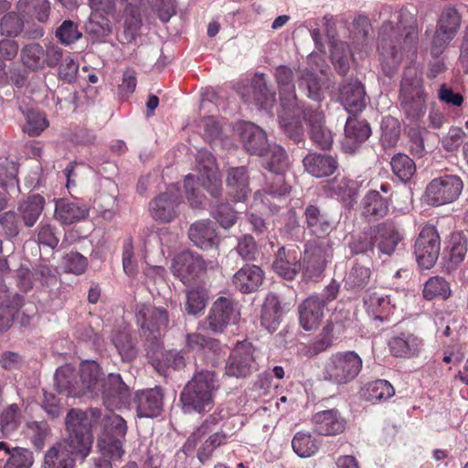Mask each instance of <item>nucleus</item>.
Returning a JSON list of instances; mask_svg holds the SVG:
<instances>
[{
    "instance_id": "052dcab7",
    "label": "nucleus",
    "mask_w": 468,
    "mask_h": 468,
    "mask_svg": "<svg viewBox=\"0 0 468 468\" xmlns=\"http://www.w3.org/2000/svg\"><path fill=\"white\" fill-rule=\"evenodd\" d=\"M451 289L448 282L439 276L431 277L425 283L423 297L427 300L434 298L448 299L451 296Z\"/></svg>"
},
{
    "instance_id": "f03ea898",
    "label": "nucleus",
    "mask_w": 468,
    "mask_h": 468,
    "mask_svg": "<svg viewBox=\"0 0 468 468\" xmlns=\"http://www.w3.org/2000/svg\"><path fill=\"white\" fill-rule=\"evenodd\" d=\"M103 373L99 364L93 360H86L76 371L71 366L58 367L54 375V385L57 391L68 397H94L100 392Z\"/></svg>"
},
{
    "instance_id": "4468645a",
    "label": "nucleus",
    "mask_w": 468,
    "mask_h": 468,
    "mask_svg": "<svg viewBox=\"0 0 468 468\" xmlns=\"http://www.w3.org/2000/svg\"><path fill=\"white\" fill-rule=\"evenodd\" d=\"M89 453L59 440L45 453L43 468H76L77 460H85Z\"/></svg>"
},
{
    "instance_id": "4d7b16f0",
    "label": "nucleus",
    "mask_w": 468,
    "mask_h": 468,
    "mask_svg": "<svg viewBox=\"0 0 468 468\" xmlns=\"http://www.w3.org/2000/svg\"><path fill=\"white\" fill-rule=\"evenodd\" d=\"M395 394L394 388L384 379H378L366 385L363 396L367 401L386 400Z\"/></svg>"
},
{
    "instance_id": "338daca9",
    "label": "nucleus",
    "mask_w": 468,
    "mask_h": 468,
    "mask_svg": "<svg viewBox=\"0 0 468 468\" xmlns=\"http://www.w3.org/2000/svg\"><path fill=\"white\" fill-rule=\"evenodd\" d=\"M381 141L387 147L394 146L400 136V124L398 119L392 116L383 118L381 122Z\"/></svg>"
},
{
    "instance_id": "5fc2aeb1",
    "label": "nucleus",
    "mask_w": 468,
    "mask_h": 468,
    "mask_svg": "<svg viewBox=\"0 0 468 468\" xmlns=\"http://www.w3.org/2000/svg\"><path fill=\"white\" fill-rule=\"evenodd\" d=\"M21 423V410L16 404H10L4 409L0 416V430L4 436H12Z\"/></svg>"
},
{
    "instance_id": "8fccbe9b",
    "label": "nucleus",
    "mask_w": 468,
    "mask_h": 468,
    "mask_svg": "<svg viewBox=\"0 0 468 468\" xmlns=\"http://www.w3.org/2000/svg\"><path fill=\"white\" fill-rule=\"evenodd\" d=\"M163 346L153 356V353L147 354L154 358L160 367L181 370L186 366V353L184 350H167L162 352Z\"/></svg>"
},
{
    "instance_id": "e2e57ef3",
    "label": "nucleus",
    "mask_w": 468,
    "mask_h": 468,
    "mask_svg": "<svg viewBox=\"0 0 468 468\" xmlns=\"http://www.w3.org/2000/svg\"><path fill=\"white\" fill-rule=\"evenodd\" d=\"M112 342L123 361H132L137 351L131 335L126 331H118L112 336Z\"/></svg>"
},
{
    "instance_id": "2eb2a0df",
    "label": "nucleus",
    "mask_w": 468,
    "mask_h": 468,
    "mask_svg": "<svg viewBox=\"0 0 468 468\" xmlns=\"http://www.w3.org/2000/svg\"><path fill=\"white\" fill-rule=\"evenodd\" d=\"M207 269L202 256L192 250H184L177 254L172 263V272L184 284H189Z\"/></svg>"
},
{
    "instance_id": "864d4df0",
    "label": "nucleus",
    "mask_w": 468,
    "mask_h": 468,
    "mask_svg": "<svg viewBox=\"0 0 468 468\" xmlns=\"http://www.w3.org/2000/svg\"><path fill=\"white\" fill-rule=\"evenodd\" d=\"M299 89L305 91L306 96L315 102L324 100V92L317 76L308 69L301 71L298 79Z\"/></svg>"
},
{
    "instance_id": "f3484780",
    "label": "nucleus",
    "mask_w": 468,
    "mask_h": 468,
    "mask_svg": "<svg viewBox=\"0 0 468 468\" xmlns=\"http://www.w3.org/2000/svg\"><path fill=\"white\" fill-rule=\"evenodd\" d=\"M240 96L246 103L265 110L271 109L276 101V93L271 86L268 85L264 74H256L250 85L241 90Z\"/></svg>"
},
{
    "instance_id": "412c9836",
    "label": "nucleus",
    "mask_w": 468,
    "mask_h": 468,
    "mask_svg": "<svg viewBox=\"0 0 468 468\" xmlns=\"http://www.w3.org/2000/svg\"><path fill=\"white\" fill-rule=\"evenodd\" d=\"M304 107L302 103L280 106L278 112L279 123L284 133L294 143L303 141L304 129L301 116H303Z\"/></svg>"
},
{
    "instance_id": "393cba45",
    "label": "nucleus",
    "mask_w": 468,
    "mask_h": 468,
    "mask_svg": "<svg viewBox=\"0 0 468 468\" xmlns=\"http://www.w3.org/2000/svg\"><path fill=\"white\" fill-rule=\"evenodd\" d=\"M339 101L345 110L356 115L367 105L365 87L358 80H346L339 87Z\"/></svg>"
},
{
    "instance_id": "b1692460",
    "label": "nucleus",
    "mask_w": 468,
    "mask_h": 468,
    "mask_svg": "<svg viewBox=\"0 0 468 468\" xmlns=\"http://www.w3.org/2000/svg\"><path fill=\"white\" fill-rule=\"evenodd\" d=\"M302 252L296 246L281 247L275 254L272 263L274 271L286 280H293L303 266L301 262Z\"/></svg>"
},
{
    "instance_id": "de8ad7c7",
    "label": "nucleus",
    "mask_w": 468,
    "mask_h": 468,
    "mask_svg": "<svg viewBox=\"0 0 468 468\" xmlns=\"http://www.w3.org/2000/svg\"><path fill=\"white\" fill-rule=\"evenodd\" d=\"M85 31L93 41H101L112 31V25L107 16L99 13H90L85 24Z\"/></svg>"
},
{
    "instance_id": "6e6d98bb",
    "label": "nucleus",
    "mask_w": 468,
    "mask_h": 468,
    "mask_svg": "<svg viewBox=\"0 0 468 468\" xmlns=\"http://www.w3.org/2000/svg\"><path fill=\"white\" fill-rule=\"evenodd\" d=\"M19 110L26 118V123L23 127V131L28 135L37 136L48 126L46 115L40 111L35 109L24 111L21 106L19 107Z\"/></svg>"
},
{
    "instance_id": "bb28decb",
    "label": "nucleus",
    "mask_w": 468,
    "mask_h": 468,
    "mask_svg": "<svg viewBox=\"0 0 468 468\" xmlns=\"http://www.w3.org/2000/svg\"><path fill=\"white\" fill-rule=\"evenodd\" d=\"M325 300L319 295H311L298 307L301 326L305 331L315 330L321 324L325 309Z\"/></svg>"
},
{
    "instance_id": "58836bf2",
    "label": "nucleus",
    "mask_w": 468,
    "mask_h": 468,
    "mask_svg": "<svg viewBox=\"0 0 468 468\" xmlns=\"http://www.w3.org/2000/svg\"><path fill=\"white\" fill-rule=\"evenodd\" d=\"M55 218L62 225H71L89 216V209L85 205L61 198L57 200L55 207Z\"/></svg>"
},
{
    "instance_id": "c756f323",
    "label": "nucleus",
    "mask_w": 468,
    "mask_h": 468,
    "mask_svg": "<svg viewBox=\"0 0 468 468\" xmlns=\"http://www.w3.org/2000/svg\"><path fill=\"white\" fill-rule=\"evenodd\" d=\"M363 302L367 314L374 320L381 322L388 319L389 314L396 306V303L390 295L372 290L366 292Z\"/></svg>"
},
{
    "instance_id": "a19ab883",
    "label": "nucleus",
    "mask_w": 468,
    "mask_h": 468,
    "mask_svg": "<svg viewBox=\"0 0 468 468\" xmlns=\"http://www.w3.org/2000/svg\"><path fill=\"white\" fill-rule=\"evenodd\" d=\"M283 310L277 294L270 292L267 294L261 307V323L269 332L277 329L281 323Z\"/></svg>"
},
{
    "instance_id": "2f4dec72",
    "label": "nucleus",
    "mask_w": 468,
    "mask_h": 468,
    "mask_svg": "<svg viewBox=\"0 0 468 468\" xmlns=\"http://www.w3.org/2000/svg\"><path fill=\"white\" fill-rule=\"evenodd\" d=\"M274 78L280 94V106L301 103L295 92L293 70L285 65L275 69Z\"/></svg>"
},
{
    "instance_id": "aec40b11",
    "label": "nucleus",
    "mask_w": 468,
    "mask_h": 468,
    "mask_svg": "<svg viewBox=\"0 0 468 468\" xmlns=\"http://www.w3.org/2000/svg\"><path fill=\"white\" fill-rule=\"evenodd\" d=\"M303 119L310 128L312 141L321 149H329L333 144V135L324 125V113L320 105L306 107Z\"/></svg>"
},
{
    "instance_id": "ea45409f",
    "label": "nucleus",
    "mask_w": 468,
    "mask_h": 468,
    "mask_svg": "<svg viewBox=\"0 0 468 468\" xmlns=\"http://www.w3.org/2000/svg\"><path fill=\"white\" fill-rule=\"evenodd\" d=\"M389 197H383L377 190H369L362 199L363 215L369 219H378L388 215Z\"/></svg>"
},
{
    "instance_id": "603ef678",
    "label": "nucleus",
    "mask_w": 468,
    "mask_h": 468,
    "mask_svg": "<svg viewBox=\"0 0 468 468\" xmlns=\"http://www.w3.org/2000/svg\"><path fill=\"white\" fill-rule=\"evenodd\" d=\"M448 257L452 265H459L465 258L468 251V239L462 232L451 234L447 248Z\"/></svg>"
},
{
    "instance_id": "9d476101",
    "label": "nucleus",
    "mask_w": 468,
    "mask_h": 468,
    "mask_svg": "<svg viewBox=\"0 0 468 468\" xmlns=\"http://www.w3.org/2000/svg\"><path fill=\"white\" fill-rule=\"evenodd\" d=\"M463 187L462 179L455 175H446L434 178L426 187V201L429 205L434 207L452 203L458 198Z\"/></svg>"
},
{
    "instance_id": "c85d7f7f",
    "label": "nucleus",
    "mask_w": 468,
    "mask_h": 468,
    "mask_svg": "<svg viewBox=\"0 0 468 468\" xmlns=\"http://www.w3.org/2000/svg\"><path fill=\"white\" fill-rule=\"evenodd\" d=\"M163 399L164 394L159 387L138 391L133 400L137 416L140 418L158 416L163 410Z\"/></svg>"
},
{
    "instance_id": "4c0bfd02",
    "label": "nucleus",
    "mask_w": 468,
    "mask_h": 468,
    "mask_svg": "<svg viewBox=\"0 0 468 468\" xmlns=\"http://www.w3.org/2000/svg\"><path fill=\"white\" fill-rule=\"evenodd\" d=\"M33 453L20 447L10 448L5 441H0V464L2 468H30L33 464Z\"/></svg>"
},
{
    "instance_id": "72a5a7b5",
    "label": "nucleus",
    "mask_w": 468,
    "mask_h": 468,
    "mask_svg": "<svg viewBox=\"0 0 468 468\" xmlns=\"http://www.w3.org/2000/svg\"><path fill=\"white\" fill-rule=\"evenodd\" d=\"M263 279L264 272L261 267L247 264L233 275L232 283L240 292L251 293L260 288Z\"/></svg>"
},
{
    "instance_id": "f257e3e1",
    "label": "nucleus",
    "mask_w": 468,
    "mask_h": 468,
    "mask_svg": "<svg viewBox=\"0 0 468 468\" xmlns=\"http://www.w3.org/2000/svg\"><path fill=\"white\" fill-rule=\"evenodd\" d=\"M418 30L414 16L407 9L391 14L378 33V50L383 72L392 77L399 66L404 52L416 48Z\"/></svg>"
},
{
    "instance_id": "20e7f679",
    "label": "nucleus",
    "mask_w": 468,
    "mask_h": 468,
    "mask_svg": "<svg viewBox=\"0 0 468 468\" xmlns=\"http://www.w3.org/2000/svg\"><path fill=\"white\" fill-rule=\"evenodd\" d=\"M399 109L410 123H417L426 113L427 94L421 73L415 67H408L400 82Z\"/></svg>"
},
{
    "instance_id": "1a4fd4ad",
    "label": "nucleus",
    "mask_w": 468,
    "mask_h": 468,
    "mask_svg": "<svg viewBox=\"0 0 468 468\" xmlns=\"http://www.w3.org/2000/svg\"><path fill=\"white\" fill-rule=\"evenodd\" d=\"M240 319L238 303L231 298L220 296L211 305L204 321V329L218 335Z\"/></svg>"
},
{
    "instance_id": "69168bd1",
    "label": "nucleus",
    "mask_w": 468,
    "mask_h": 468,
    "mask_svg": "<svg viewBox=\"0 0 468 468\" xmlns=\"http://www.w3.org/2000/svg\"><path fill=\"white\" fill-rule=\"evenodd\" d=\"M291 186L285 182L282 174H273L270 178H267L265 186L262 191L266 196L267 201L268 196L272 198H282L290 193Z\"/></svg>"
},
{
    "instance_id": "49530a36",
    "label": "nucleus",
    "mask_w": 468,
    "mask_h": 468,
    "mask_svg": "<svg viewBox=\"0 0 468 468\" xmlns=\"http://www.w3.org/2000/svg\"><path fill=\"white\" fill-rule=\"evenodd\" d=\"M371 275L369 267L355 262L345 278V287L352 291L362 290L369 283Z\"/></svg>"
},
{
    "instance_id": "9b49d317",
    "label": "nucleus",
    "mask_w": 468,
    "mask_h": 468,
    "mask_svg": "<svg viewBox=\"0 0 468 468\" xmlns=\"http://www.w3.org/2000/svg\"><path fill=\"white\" fill-rule=\"evenodd\" d=\"M332 256L333 250L329 239H318L309 240L305 244L303 262L304 275L309 279L319 278Z\"/></svg>"
},
{
    "instance_id": "39448f33",
    "label": "nucleus",
    "mask_w": 468,
    "mask_h": 468,
    "mask_svg": "<svg viewBox=\"0 0 468 468\" xmlns=\"http://www.w3.org/2000/svg\"><path fill=\"white\" fill-rule=\"evenodd\" d=\"M216 389L215 373L211 370L197 372L184 387L180 402L185 413H204L214 406L213 393Z\"/></svg>"
},
{
    "instance_id": "c9c22d12",
    "label": "nucleus",
    "mask_w": 468,
    "mask_h": 468,
    "mask_svg": "<svg viewBox=\"0 0 468 468\" xmlns=\"http://www.w3.org/2000/svg\"><path fill=\"white\" fill-rule=\"evenodd\" d=\"M229 194L237 202L244 201L250 193V176L246 166L231 167L227 174Z\"/></svg>"
},
{
    "instance_id": "13d9d810",
    "label": "nucleus",
    "mask_w": 468,
    "mask_h": 468,
    "mask_svg": "<svg viewBox=\"0 0 468 468\" xmlns=\"http://www.w3.org/2000/svg\"><path fill=\"white\" fill-rule=\"evenodd\" d=\"M393 174L402 182H408L416 172L414 161L407 154H397L390 161Z\"/></svg>"
},
{
    "instance_id": "a878e982",
    "label": "nucleus",
    "mask_w": 468,
    "mask_h": 468,
    "mask_svg": "<svg viewBox=\"0 0 468 468\" xmlns=\"http://www.w3.org/2000/svg\"><path fill=\"white\" fill-rule=\"evenodd\" d=\"M370 135L371 127L366 120L349 116L346 122L342 148L346 153L353 154Z\"/></svg>"
},
{
    "instance_id": "7ed1b4c3",
    "label": "nucleus",
    "mask_w": 468,
    "mask_h": 468,
    "mask_svg": "<svg viewBox=\"0 0 468 468\" xmlns=\"http://www.w3.org/2000/svg\"><path fill=\"white\" fill-rule=\"evenodd\" d=\"M101 415L98 408L70 409L65 418L66 435L61 440L90 454L94 440L92 431L101 423Z\"/></svg>"
},
{
    "instance_id": "cd10ccee",
    "label": "nucleus",
    "mask_w": 468,
    "mask_h": 468,
    "mask_svg": "<svg viewBox=\"0 0 468 468\" xmlns=\"http://www.w3.org/2000/svg\"><path fill=\"white\" fill-rule=\"evenodd\" d=\"M188 238L195 246L202 250L216 249L219 244L215 223L209 219L192 223L188 229Z\"/></svg>"
},
{
    "instance_id": "423d86ee",
    "label": "nucleus",
    "mask_w": 468,
    "mask_h": 468,
    "mask_svg": "<svg viewBox=\"0 0 468 468\" xmlns=\"http://www.w3.org/2000/svg\"><path fill=\"white\" fill-rule=\"evenodd\" d=\"M136 323L145 339L147 354L153 356L162 347V335L166 331L169 314L165 307L139 303L135 308Z\"/></svg>"
},
{
    "instance_id": "6ab92c4d",
    "label": "nucleus",
    "mask_w": 468,
    "mask_h": 468,
    "mask_svg": "<svg viewBox=\"0 0 468 468\" xmlns=\"http://www.w3.org/2000/svg\"><path fill=\"white\" fill-rule=\"evenodd\" d=\"M374 246H377L378 257H390L403 239L399 227L391 220L378 224L374 229Z\"/></svg>"
},
{
    "instance_id": "37998d69",
    "label": "nucleus",
    "mask_w": 468,
    "mask_h": 468,
    "mask_svg": "<svg viewBox=\"0 0 468 468\" xmlns=\"http://www.w3.org/2000/svg\"><path fill=\"white\" fill-rule=\"evenodd\" d=\"M45 204V198L39 194L30 195L19 203L17 211L26 227L32 228L37 223L44 210Z\"/></svg>"
},
{
    "instance_id": "79ce46f5",
    "label": "nucleus",
    "mask_w": 468,
    "mask_h": 468,
    "mask_svg": "<svg viewBox=\"0 0 468 468\" xmlns=\"http://www.w3.org/2000/svg\"><path fill=\"white\" fill-rule=\"evenodd\" d=\"M305 170L315 177L329 176L337 168V162L329 155L321 154H309L303 160Z\"/></svg>"
},
{
    "instance_id": "774afa93",
    "label": "nucleus",
    "mask_w": 468,
    "mask_h": 468,
    "mask_svg": "<svg viewBox=\"0 0 468 468\" xmlns=\"http://www.w3.org/2000/svg\"><path fill=\"white\" fill-rule=\"evenodd\" d=\"M55 37L62 45L69 46L80 39L82 33L75 22L67 19L56 29Z\"/></svg>"
},
{
    "instance_id": "0eeeda50",
    "label": "nucleus",
    "mask_w": 468,
    "mask_h": 468,
    "mask_svg": "<svg viewBox=\"0 0 468 468\" xmlns=\"http://www.w3.org/2000/svg\"><path fill=\"white\" fill-rule=\"evenodd\" d=\"M362 368V359L354 351L338 352L332 355L324 365V380L344 385L354 380Z\"/></svg>"
},
{
    "instance_id": "4be33fe9",
    "label": "nucleus",
    "mask_w": 468,
    "mask_h": 468,
    "mask_svg": "<svg viewBox=\"0 0 468 468\" xmlns=\"http://www.w3.org/2000/svg\"><path fill=\"white\" fill-rule=\"evenodd\" d=\"M303 220L308 231L318 239H326L335 228V220L322 207L308 204L303 210Z\"/></svg>"
},
{
    "instance_id": "680f3d73",
    "label": "nucleus",
    "mask_w": 468,
    "mask_h": 468,
    "mask_svg": "<svg viewBox=\"0 0 468 468\" xmlns=\"http://www.w3.org/2000/svg\"><path fill=\"white\" fill-rule=\"evenodd\" d=\"M292 446L294 452L301 458H307L314 455L319 449L317 441L310 434L297 432L292 441Z\"/></svg>"
},
{
    "instance_id": "f8f14e48",
    "label": "nucleus",
    "mask_w": 468,
    "mask_h": 468,
    "mask_svg": "<svg viewBox=\"0 0 468 468\" xmlns=\"http://www.w3.org/2000/svg\"><path fill=\"white\" fill-rule=\"evenodd\" d=\"M441 251V239L434 226L426 225L420 230L414 245V254L419 265L431 269L436 263Z\"/></svg>"
},
{
    "instance_id": "473e14b6",
    "label": "nucleus",
    "mask_w": 468,
    "mask_h": 468,
    "mask_svg": "<svg viewBox=\"0 0 468 468\" xmlns=\"http://www.w3.org/2000/svg\"><path fill=\"white\" fill-rule=\"evenodd\" d=\"M186 346L188 350L210 360H214L221 353V344L218 339L197 332L186 335Z\"/></svg>"
},
{
    "instance_id": "7c9ffc66",
    "label": "nucleus",
    "mask_w": 468,
    "mask_h": 468,
    "mask_svg": "<svg viewBox=\"0 0 468 468\" xmlns=\"http://www.w3.org/2000/svg\"><path fill=\"white\" fill-rule=\"evenodd\" d=\"M314 429L322 436H335L346 429V421L336 410H326L315 413L312 419Z\"/></svg>"
},
{
    "instance_id": "dca6fc26",
    "label": "nucleus",
    "mask_w": 468,
    "mask_h": 468,
    "mask_svg": "<svg viewBox=\"0 0 468 468\" xmlns=\"http://www.w3.org/2000/svg\"><path fill=\"white\" fill-rule=\"evenodd\" d=\"M180 204L179 191L176 188H169L150 201L149 212L155 221L170 223L178 217Z\"/></svg>"
},
{
    "instance_id": "3c124183",
    "label": "nucleus",
    "mask_w": 468,
    "mask_h": 468,
    "mask_svg": "<svg viewBox=\"0 0 468 468\" xmlns=\"http://www.w3.org/2000/svg\"><path fill=\"white\" fill-rule=\"evenodd\" d=\"M20 59L23 65L31 71L42 69L44 68V48L38 43L27 44L20 51Z\"/></svg>"
},
{
    "instance_id": "a211bd4d",
    "label": "nucleus",
    "mask_w": 468,
    "mask_h": 468,
    "mask_svg": "<svg viewBox=\"0 0 468 468\" xmlns=\"http://www.w3.org/2000/svg\"><path fill=\"white\" fill-rule=\"evenodd\" d=\"M235 132L247 153L258 156L264 154L269 142L263 129L250 122H239L236 123Z\"/></svg>"
},
{
    "instance_id": "09e8293b",
    "label": "nucleus",
    "mask_w": 468,
    "mask_h": 468,
    "mask_svg": "<svg viewBox=\"0 0 468 468\" xmlns=\"http://www.w3.org/2000/svg\"><path fill=\"white\" fill-rule=\"evenodd\" d=\"M352 53L349 46L342 41L334 40L331 45V59L335 69L341 76H346L350 68Z\"/></svg>"
},
{
    "instance_id": "f704fd0d",
    "label": "nucleus",
    "mask_w": 468,
    "mask_h": 468,
    "mask_svg": "<svg viewBox=\"0 0 468 468\" xmlns=\"http://www.w3.org/2000/svg\"><path fill=\"white\" fill-rule=\"evenodd\" d=\"M422 340L410 333H401L388 341L390 353L396 357L410 358L420 352Z\"/></svg>"
},
{
    "instance_id": "ddd939ff",
    "label": "nucleus",
    "mask_w": 468,
    "mask_h": 468,
    "mask_svg": "<svg viewBox=\"0 0 468 468\" xmlns=\"http://www.w3.org/2000/svg\"><path fill=\"white\" fill-rule=\"evenodd\" d=\"M460 24L461 16L455 8L448 7L441 12L431 48L433 57L438 58L442 54L454 38Z\"/></svg>"
},
{
    "instance_id": "c03bdc74",
    "label": "nucleus",
    "mask_w": 468,
    "mask_h": 468,
    "mask_svg": "<svg viewBox=\"0 0 468 468\" xmlns=\"http://www.w3.org/2000/svg\"><path fill=\"white\" fill-rule=\"evenodd\" d=\"M262 157V166L271 174H282L289 166V158L285 150L276 144H270L264 152Z\"/></svg>"
},
{
    "instance_id": "e433bc0d",
    "label": "nucleus",
    "mask_w": 468,
    "mask_h": 468,
    "mask_svg": "<svg viewBox=\"0 0 468 468\" xmlns=\"http://www.w3.org/2000/svg\"><path fill=\"white\" fill-rule=\"evenodd\" d=\"M23 297L18 293L11 296L6 285L0 278V330H7L13 322L16 312L23 304Z\"/></svg>"
},
{
    "instance_id": "a18cd8bd",
    "label": "nucleus",
    "mask_w": 468,
    "mask_h": 468,
    "mask_svg": "<svg viewBox=\"0 0 468 468\" xmlns=\"http://www.w3.org/2000/svg\"><path fill=\"white\" fill-rule=\"evenodd\" d=\"M221 410H217L210 414L203 423L187 438L186 441L183 446V452L186 455L192 453L196 448L197 441H200L203 436L212 431L214 428L223 420Z\"/></svg>"
},
{
    "instance_id": "6e6552de",
    "label": "nucleus",
    "mask_w": 468,
    "mask_h": 468,
    "mask_svg": "<svg viewBox=\"0 0 468 468\" xmlns=\"http://www.w3.org/2000/svg\"><path fill=\"white\" fill-rule=\"evenodd\" d=\"M258 370L255 347L250 342H239L226 360L225 375L235 378H247Z\"/></svg>"
},
{
    "instance_id": "bf43d9fd",
    "label": "nucleus",
    "mask_w": 468,
    "mask_h": 468,
    "mask_svg": "<svg viewBox=\"0 0 468 468\" xmlns=\"http://www.w3.org/2000/svg\"><path fill=\"white\" fill-rule=\"evenodd\" d=\"M101 422L103 425L106 438L125 439L127 432L126 421L119 415L110 413L101 417Z\"/></svg>"
},
{
    "instance_id": "0e129e2a",
    "label": "nucleus",
    "mask_w": 468,
    "mask_h": 468,
    "mask_svg": "<svg viewBox=\"0 0 468 468\" xmlns=\"http://www.w3.org/2000/svg\"><path fill=\"white\" fill-rule=\"evenodd\" d=\"M207 300V291L202 287H194L186 292L185 310L188 314L196 315L203 311Z\"/></svg>"
},
{
    "instance_id": "5701e85b",
    "label": "nucleus",
    "mask_w": 468,
    "mask_h": 468,
    "mask_svg": "<svg viewBox=\"0 0 468 468\" xmlns=\"http://www.w3.org/2000/svg\"><path fill=\"white\" fill-rule=\"evenodd\" d=\"M100 392L104 406L110 410L121 408L130 396L128 386L122 381L120 374L110 373L103 378Z\"/></svg>"
}]
</instances>
